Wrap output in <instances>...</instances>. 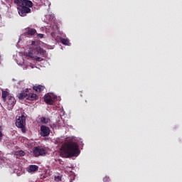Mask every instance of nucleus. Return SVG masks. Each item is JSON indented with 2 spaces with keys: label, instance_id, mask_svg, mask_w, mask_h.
I'll use <instances>...</instances> for the list:
<instances>
[{
  "label": "nucleus",
  "instance_id": "obj_1",
  "mask_svg": "<svg viewBox=\"0 0 182 182\" xmlns=\"http://www.w3.org/2000/svg\"><path fill=\"white\" fill-rule=\"evenodd\" d=\"M80 154L79 145L76 142L70 141L65 146H62V151L60 155L65 159H70L71 157H77Z\"/></svg>",
  "mask_w": 182,
  "mask_h": 182
},
{
  "label": "nucleus",
  "instance_id": "obj_2",
  "mask_svg": "<svg viewBox=\"0 0 182 182\" xmlns=\"http://www.w3.org/2000/svg\"><path fill=\"white\" fill-rule=\"evenodd\" d=\"M35 41H32V46L30 48V51L26 54L28 58H31V59H35L38 62H41L42 60V58L39 56H45L46 51L43 50L41 46L38 45H33Z\"/></svg>",
  "mask_w": 182,
  "mask_h": 182
},
{
  "label": "nucleus",
  "instance_id": "obj_3",
  "mask_svg": "<svg viewBox=\"0 0 182 182\" xmlns=\"http://www.w3.org/2000/svg\"><path fill=\"white\" fill-rule=\"evenodd\" d=\"M18 97L20 100L26 99V100H36L38 95L35 93L29 92V90L26 89L25 91L18 94Z\"/></svg>",
  "mask_w": 182,
  "mask_h": 182
},
{
  "label": "nucleus",
  "instance_id": "obj_4",
  "mask_svg": "<svg viewBox=\"0 0 182 182\" xmlns=\"http://www.w3.org/2000/svg\"><path fill=\"white\" fill-rule=\"evenodd\" d=\"M26 124V117H25V115L22 114L16 119V126H17L18 129H21L22 133H26V127H25Z\"/></svg>",
  "mask_w": 182,
  "mask_h": 182
},
{
  "label": "nucleus",
  "instance_id": "obj_5",
  "mask_svg": "<svg viewBox=\"0 0 182 182\" xmlns=\"http://www.w3.org/2000/svg\"><path fill=\"white\" fill-rule=\"evenodd\" d=\"M33 154L34 157H39V156H45L46 150L41 146H36L33 148Z\"/></svg>",
  "mask_w": 182,
  "mask_h": 182
},
{
  "label": "nucleus",
  "instance_id": "obj_6",
  "mask_svg": "<svg viewBox=\"0 0 182 182\" xmlns=\"http://www.w3.org/2000/svg\"><path fill=\"white\" fill-rule=\"evenodd\" d=\"M6 103L8 110H12L15 106V104L16 103V100L14 96L9 95L8 98L6 99Z\"/></svg>",
  "mask_w": 182,
  "mask_h": 182
},
{
  "label": "nucleus",
  "instance_id": "obj_7",
  "mask_svg": "<svg viewBox=\"0 0 182 182\" xmlns=\"http://www.w3.org/2000/svg\"><path fill=\"white\" fill-rule=\"evenodd\" d=\"M18 9V14L20 16H26L27 14H31V9L26 6H23Z\"/></svg>",
  "mask_w": 182,
  "mask_h": 182
},
{
  "label": "nucleus",
  "instance_id": "obj_8",
  "mask_svg": "<svg viewBox=\"0 0 182 182\" xmlns=\"http://www.w3.org/2000/svg\"><path fill=\"white\" fill-rule=\"evenodd\" d=\"M50 134V129L48 127L42 125L41 127V136L43 137H46Z\"/></svg>",
  "mask_w": 182,
  "mask_h": 182
},
{
  "label": "nucleus",
  "instance_id": "obj_9",
  "mask_svg": "<svg viewBox=\"0 0 182 182\" xmlns=\"http://www.w3.org/2000/svg\"><path fill=\"white\" fill-rule=\"evenodd\" d=\"M33 90L37 92V93H42L45 90V86L42 85H36L33 87Z\"/></svg>",
  "mask_w": 182,
  "mask_h": 182
},
{
  "label": "nucleus",
  "instance_id": "obj_10",
  "mask_svg": "<svg viewBox=\"0 0 182 182\" xmlns=\"http://www.w3.org/2000/svg\"><path fill=\"white\" fill-rule=\"evenodd\" d=\"M44 102H46L47 105H52L53 103H55V99L50 95H47L44 97Z\"/></svg>",
  "mask_w": 182,
  "mask_h": 182
},
{
  "label": "nucleus",
  "instance_id": "obj_11",
  "mask_svg": "<svg viewBox=\"0 0 182 182\" xmlns=\"http://www.w3.org/2000/svg\"><path fill=\"white\" fill-rule=\"evenodd\" d=\"M36 33V30L35 28H26V35H28V36H33Z\"/></svg>",
  "mask_w": 182,
  "mask_h": 182
},
{
  "label": "nucleus",
  "instance_id": "obj_12",
  "mask_svg": "<svg viewBox=\"0 0 182 182\" xmlns=\"http://www.w3.org/2000/svg\"><path fill=\"white\" fill-rule=\"evenodd\" d=\"M38 170H39V166L36 165H30L27 171H28V173H33L34 171H38Z\"/></svg>",
  "mask_w": 182,
  "mask_h": 182
},
{
  "label": "nucleus",
  "instance_id": "obj_13",
  "mask_svg": "<svg viewBox=\"0 0 182 182\" xmlns=\"http://www.w3.org/2000/svg\"><path fill=\"white\" fill-rule=\"evenodd\" d=\"M9 96H11L9 92H8L7 91H2V95L1 97L4 100V102H6V97L8 99V97H9Z\"/></svg>",
  "mask_w": 182,
  "mask_h": 182
},
{
  "label": "nucleus",
  "instance_id": "obj_14",
  "mask_svg": "<svg viewBox=\"0 0 182 182\" xmlns=\"http://www.w3.org/2000/svg\"><path fill=\"white\" fill-rule=\"evenodd\" d=\"M23 6H28V8H32L33 6V3L30 0H24Z\"/></svg>",
  "mask_w": 182,
  "mask_h": 182
},
{
  "label": "nucleus",
  "instance_id": "obj_15",
  "mask_svg": "<svg viewBox=\"0 0 182 182\" xmlns=\"http://www.w3.org/2000/svg\"><path fill=\"white\" fill-rule=\"evenodd\" d=\"M40 121L42 123V124H48L50 122V119L49 118H46L45 117H42L40 118Z\"/></svg>",
  "mask_w": 182,
  "mask_h": 182
},
{
  "label": "nucleus",
  "instance_id": "obj_16",
  "mask_svg": "<svg viewBox=\"0 0 182 182\" xmlns=\"http://www.w3.org/2000/svg\"><path fill=\"white\" fill-rule=\"evenodd\" d=\"M14 1V4H15L16 5H17V6H23V2L25 0H13Z\"/></svg>",
  "mask_w": 182,
  "mask_h": 182
},
{
  "label": "nucleus",
  "instance_id": "obj_17",
  "mask_svg": "<svg viewBox=\"0 0 182 182\" xmlns=\"http://www.w3.org/2000/svg\"><path fill=\"white\" fill-rule=\"evenodd\" d=\"M61 43H63V45H69V40L66 39V38H62L61 39Z\"/></svg>",
  "mask_w": 182,
  "mask_h": 182
},
{
  "label": "nucleus",
  "instance_id": "obj_18",
  "mask_svg": "<svg viewBox=\"0 0 182 182\" xmlns=\"http://www.w3.org/2000/svg\"><path fill=\"white\" fill-rule=\"evenodd\" d=\"M3 129L2 127L0 125V141H2V137H4V134L2 133Z\"/></svg>",
  "mask_w": 182,
  "mask_h": 182
},
{
  "label": "nucleus",
  "instance_id": "obj_19",
  "mask_svg": "<svg viewBox=\"0 0 182 182\" xmlns=\"http://www.w3.org/2000/svg\"><path fill=\"white\" fill-rule=\"evenodd\" d=\"M25 154H26V153H25V151H17V153H16V155H17V156H25Z\"/></svg>",
  "mask_w": 182,
  "mask_h": 182
},
{
  "label": "nucleus",
  "instance_id": "obj_20",
  "mask_svg": "<svg viewBox=\"0 0 182 182\" xmlns=\"http://www.w3.org/2000/svg\"><path fill=\"white\" fill-rule=\"evenodd\" d=\"M55 181H62V177L61 176H55L54 177Z\"/></svg>",
  "mask_w": 182,
  "mask_h": 182
},
{
  "label": "nucleus",
  "instance_id": "obj_21",
  "mask_svg": "<svg viewBox=\"0 0 182 182\" xmlns=\"http://www.w3.org/2000/svg\"><path fill=\"white\" fill-rule=\"evenodd\" d=\"M103 181L104 182H109L110 181V178L109 176H105L104 178H103Z\"/></svg>",
  "mask_w": 182,
  "mask_h": 182
},
{
  "label": "nucleus",
  "instance_id": "obj_22",
  "mask_svg": "<svg viewBox=\"0 0 182 182\" xmlns=\"http://www.w3.org/2000/svg\"><path fill=\"white\" fill-rule=\"evenodd\" d=\"M37 36H38V38H40V39H42L43 38L44 35L42 33H39L37 35Z\"/></svg>",
  "mask_w": 182,
  "mask_h": 182
},
{
  "label": "nucleus",
  "instance_id": "obj_23",
  "mask_svg": "<svg viewBox=\"0 0 182 182\" xmlns=\"http://www.w3.org/2000/svg\"><path fill=\"white\" fill-rule=\"evenodd\" d=\"M85 102L87 103V100H85Z\"/></svg>",
  "mask_w": 182,
  "mask_h": 182
}]
</instances>
